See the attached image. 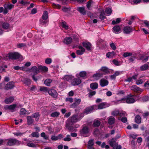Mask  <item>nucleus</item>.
<instances>
[{"mask_svg":"<svg viewBox=\"0 0 149 149\" xmlns=\"http://www.w3.org/2000/svg\"><path fill=\"white\" fill-rule=\"evenodd\" d=\"M81 118L79 117L78 115H74L69 118L66 122V127L69 130H72V127L70 126L71 123H75L79 120Z\"/></svg>","mask_w":149,"mask_h":149,"instance_id":"nucleus-1","label":"nucleus"},{"mask_svg":"<svg viewBox=\"0 0 149 149\" xmlns=\"http://www.w3.org/2000/svg\"><path fill=\"white\" fill-rule=\"evenodd\" d=\"M136 96L134 95L130 94L128 95L126 97L121 99L120 101L121 103H126L128 104H132L135 102Z\"/></svg>","mask_w":149,"mask_h":149,"instance_id":"nucleus-2","label":"nucleus"},{"mask_svg":"<svg viewBox=\"0 0 149 149\" xmlns=\"http://www.w3.org/2000/svg\"><path fill=\"white\" fill-rule=\"evenodd\" d=\"M31 70L32 71L35 72L36 74H38L40 72H47V67L42 66L41 65H38V68L36 66H33L29 70Z\"/></svg>","mask_w":149,"mask_h":149,"instance_id":"nucleus-3","label":"nucleus"},{"mask_svg":"<svg viewBox=\"0 0 149 149\" xmlns=\"http://www.w3.org/2000/svg\"><path fill=\"white\" fill-rule=\"evenodd\" d=\"M8 57L9 59L12 60L17 59L23 60V57L17 52H10L8 54Z\"/></svg>","mask_w":149,"mask_h":149,"instance_id":"nucleus-4","label":"nucleus"},{"mask_svg":"<svg viewBox=\"0 0 149 149\" xmlns=\"http://www.w3.org/2000/svg\"><path fill=\"white\" fill-rule=\"evenodd\" d=\"M89 129L86 126H84L82 129L80 131V134L81 136L86 137L89 136Z\"/></svg>","mask_w":149,"mask_h":149,"instance_id":"nucleus-5","label":"nucleus"},{"mask_svg":"<svg viewBox=\"0 0 149 149\" xmlns=\"http://www.w3.org/2000/svg\"><path fill=\"white\" fill-rule=\"evenodd\" d=\"M40 24L42 25H45L47 23V11H45L39 21Z\"/></svg>","mask_w":149,"mask_h":149,"instance_id":"nucleus-6","label":"nucleus"},{"mask_svg":"<svg viewBox=\"0 0 149 149\" xmlns=\"http://www.w3.org/2000/svg\"><path fill=\"white\" fill-rule=\"evenodd\" d=\"M8 141L7 145L9 146H12L18 144L19 142L18 140L15 139H8Z\"/></svg>","mask_w":149,"mask_h":149,"instance_id":"nucleus-7","label":"nucleus"},{"mask_svg":"<svg viewBox=\"0 0 149 149\" xmlns=\"http://www.w3.org/2000/svg\"><path fill=\"white\" fill-rule=\"evenodd\" d=\"M47 91L50 95L54 98H56L58 96V93L53 88H47Z\"/></svg>","mask_w":149,"mask_h":149,"instance_id":"nucleus-8","label":"nucleus"},{"mask_svg":"<svg viewBox=\"0 0 149 149\" xmlns=\"http://www.w3.org/2000/svg\"><path fill=\"white\" fill-rule=\"evenodd\" d=\"M17 104H16L10 105H7L4 106L3 109L5 110H9L11 112H14L15 109L16 108Z\"/></svg>","mask_w":149,"mask_h":149,"instance_id":"nucleus-9","label":"nucleus"},{"mask_svg":"<svg viewBox=\"0 0 149 149\" xmlns=\"http://www.w3.org/2000/svg\"><path fill=\"white\" fill-rule=\"evenodd\" d=\"M110 104L109 103L102 102L99 104L97 106L98 109H101L109 107Z\"/></svg>","mask_w":149,"mask_h":149,"instance_id":"nucleus-10","label":"nucleus"},{"mask_svg":"<svg viewBox=\"0 0 149 149\" xmlns=\"http://www.w3.org/2000/svg\"><path fill=\"white\" fill-rule=\"evenodd\" d=\"M0 25L5 30L8 29L10 26V24L6 22H0Z\"/></svg>","mask_w":149,"mask_h":149,"instance_id":"nucleus-11","label":"nucleus"},{"mask_svg":"<svg viewBox=\"0 0 149 149\" xmlns=\"http://www.w3.org/2000/svg\"><path fill=\"white\" fill-rule=\"evenodd\" d=\"M14 87V82L10 81L7 83L5 87V90H8L13 88Z\"/></svg>","mask_w":149,"mask_h":149,"instance_id":"nucleus-12","label":"nucleus"},{"mask_svg":"<svg viewBox=\"0 0 149 149\" xmlns=\"http://www.w3.org/2000/svg\"><path fill=\"white\" fill-rule=\"evenodd\" d=\"M112 114L114 116H117L118 114H119L120 117H121L122 116H125L126 115V113L124 111H123L119 113V111L118 110H116L113 112Z\"/></svg>","mask_w":149,"mask_h":149,"instance_id":"nucleus-13","label":"nucleus"},{"mask_svg":"<svg viewBox=\"0 0 149 149\" xmlns=\"http://www.w3.org/2000/svg\"><path fill=\"white\" fill-rule=\"evenodd\" d=\"M81 82V80L79 78H74L72 81L71 84L73 86L77 85Z\"/></svg>","mask_w":149,"mask_h":149,"instance_id":"nucleus-14","label":"nucleus"},{"mask_svg":"<svg viewBox=\"0 0 149 149\" xmlns=\"http://www.w3.org/2000/svg\"><path fill=\"white\" fill-rule=\"evenodd\" d=\"M83 45L88 50L90 51L91 49L92 45L89 42H83Z\"/></svg>","mask_w":149,"mask_h":149,"instance_id":"nucleus-15","label":"nucleus"},{"mask_svg":"<svg viewBox=\"0 0 149 149\" xmlns=\"http://www.w3.org/2000/svg\"><path fill=\"white\" fill-rule=\"evenodd\" d=\"M120 27L118 25H116L114 26L112 29V31L114 33L118 34L120 33Z\"/></svg>","mask_w":149,"mask_h":149,"instance_id":"nucleus-16","label":"nucleus"},{"mask_svg":"<svg viewBox=\"0 0 149 149\" xmlns=\"http://www.w3.org/2000/svg\"><path fill=\"white\" fill-rule=\"evenodd\" d=\"M95 106H93L88 107L84 111V113L86 114L90 113L92 112L94 110V108Z\"/></svg>","mask_w":149,"mask_h":149,"instance_id":"nucleus-17","label":"nucleus"},{"mask_svg":"<svg viewBox=\"0 0 149 149\" xmlns=\"http://www.w3.org/2000/svg\"><path fill=\"white\" fill-rule=\"evenodd\" d=\"M140 71H143L149 69V62L141 66L140 68Z\"/></svg>","mask_w":149,"mask_h":149,"instance_id":"nucleus-18","label":"nucleus"},{"mask_svg":"<svg viewBox=\"0 0 149 149\" xmlns=\"http://www.w3.org/2000/svg\"><path fill=\"white\" fill-rule=\"evenodd\" d=\"M100 85L102 87L105 86H107L109 82L107 80L104 79H102L100 81Z\"/></svg>","mask_w":149,"mask_h":149,"instance_id":"nucleus-19","label":"nucleus"},{"mask_svg":"<svg viewBox=\"0 0 149 149\" xmlns=\"http://www.w3.org/2000/svg\"><path fill=\"white\" fill-rule=\"evenodd\" d=\"M132 31V29L130 27L126 26L124 27L123 29V32L124 33L128 34L130 33Z\"/></svg>","mask_w":149,"mask_h":149,"instance_id":"nucleus-20","label":"nucleus"},{"mask_svg":"<svg viewBox=\"0 0 149 149\" xmlns=\"http://www.w3.org/2000/svg\"><path fill=\"white\" fill-rule=\"evenodd\" d=\"M79 49L77 50V54L78 55H81L85 52V49L81 46H79Z\"/></svg>","mask_w":149,"mask_h":149,"instance_id":"nucleus-21","label":"nucleus"},{"mask_svg":"<svg viewBox=\"0 0 149 149\" xmlns=\"http://www.w3.org/2000/svg\"><path fill=\"white\" fill-rule=\"evenodd\" d=\"M77 10L83 15H85L86 14V11L85 10V8L84 7H78L77 8Z\"/></svg>","mask_w":149,"mask_h":149,"instance_id":"nucleus-22","label":"nucleus"},{"mask_svg":"<svg viewBox=\"0 0 149 149\" xmlns=\"http://www.w3.org/2000/svg\"><path fill=\"white\" fill-rule=\"evenodd\" d=\"M14 98L13 97H10L8 98H6L4 100V102L6 104L11 103L13 102Z\"/></svg>","mask_w":149,"mask_h":149,"instance_id":"nucleus-23","label":"nucleus"},{"mask_svg":"<svg viewBox=\"0 0 149 149\" xmlns=\"http://www.w3.org/2000/svg\"><path fill=\"white\" fill-rule=\"evenodd\" d=\"M62 137V135L60 134L57 136L52 135L51 137V139L53 141H56L58 139H60Z\"/></svg>","mask_w":149,"mask_h":149,"instance_id":"nucleus-24","label":"nucleus"},{"mask_svg":"<svg viewBox=\"0 0 149 149\" xmlns=\"http://www.w3.org/2000/svg\"><path fill=\"white\" fill-rule=\"evenodd\" d=\"M131 90L134 91L142 92L143 90L141 88L137 87L136 85H134L130 87Z\"/></svg>","mask_w":149,"mask_h":149,"instance_id":"nucleus-25","label":"nucleus"},{"mask_svg":"<svg viewBox=\"0 0 149 149\" xmlns=\"http://www.w3.org/2000/svg\"><path fill=\"white\" fill-rule=\"evenodd\" d=\"M72 42V39L70 37H66L63 40L64 43L67 45L71 43Z\"/></svg>","mask_w":149,"mask_h":149,"instance_id":"nucleus-26","label":"nucleus"},{"mask_svg":"<svg viewBox=\"0 0 149 149\" xmlns=\"http://www.w3.org/2000/svg\"><path fill=\"white\" fill-rule=\"evenodd\" d=\"M86 75V73L85 71H83L81 72L79 74H77L76 75L77 77H79V76L83 78H85Z\"/></svg>","mask_w":149,"mask_h":149,"instance_id":"nucleus-27","label":"nucleus"},{"mask_svg":"<svg viewBox=\"0 0 149 149\" xmlns=\"http://www.w3.org/2000/svg\"><path fill=\"white\" fill-rule=\"evenodd\" d=\"M109 142L110 146L113 147V148L114 147H115V146L117 144V143H116V139L114 138H113L111 139L109 141Z\"/></svg>","mask_w":149,"mask_h":149,"instance_id":"nucleus-28","label":"nucleus"},{"mask_svg":"<svg viewBox=\"0 0 149 149\" xmlns=\"http://www.w3.org/2000/svg\"><path fill=\"white\" fill-rule=\"evenodd\" d=\"M99 71H102L103 72L106 73H108L109 72V70L108 68L106 67H102L99 70Z\"/></svg>","mask_w":149,"mask_h":149,"instance_id":"nucleus-29","label":"nucleus"},{"mask_svg":"<svg viewBox=\"0 0 149 149\" xmlns=\"http://www.w3.org/2000/svg\"><path fill=\"white\" fill-rule=\"evenodd\" d=\"M27 120L28 124L29 125H31L33 123L34 120L31 116H28L27 117Z\"/></svg>","mask_w":149,"mask_h":149,"instance_id":"nucleus-30","label":"nucleus"},{"mask_svg":"<svg viewBox=\"0 0 149 149\" xmlns=\"http://www.w3.org/2000/svg\"><path fill=\"white\" fill-rule=\"evenodd\" d=\"M61 26L65 29L67 30L68 29L69 26L68 25L67 23L65 21H62L60 23Z\"/></svg>","mask_w":149,"mask_h":149,"instance_id":"nucleus-31","label":"nucleus"},{"mask_svg":"<svg viewBox=\"0 0 149 149\" xmlns=\"http://www.w3.org/2000/svg\"><path fill=\"white\" fill-rule=\"evenodd\" d=\"M102 74L101 73H97L94 74L93 76V77L95 79L97 80L99 79L100 77H102Z\"/></svg>","mask_w":149,"mask_h":149,"instance_id":"nucleus-32","label":"nucleus"},{"mask_svg":"<svg viewBox=\"0 0 149 149\" xmlns=\"http://www.w3.org/2000/svg\"><path fill=\"white\" fill-rule=\"evenodd\" d=\"M115 53L114 52H109L107 53L106 56L107 58H111L113 57L115 55Z\"/></svg>","mask_w":149,"mask_h":149,"instance_id":"nucleus-33","label":"nucleus"},{"mask_svg":"<svg viewBox=\"0 0 149 149\" xmlns=\"http://www.w3.org/2000/svg\"><path fill=\"white\" fill-rule=\"evenodd\" d=\"M74 77L71 75H66L63 78V79L64 80L69 81L72 80Z\"/></svg>","mask_w":149,"mask_h":149,"instance_id":"nucleus-34","label":"nucleus"},{"mask_svg":"<svg viewBox=\"0 0 149 149\" xmlns=\"http://www.w3.org/2000/svg\"><path fill=\"white\" fill-rule=\"evenodd\" d=\"M115 118L112 117H110L108 118V123L111 125L114 123L115 122Z\"/></svg>","mask_w":149,"mask_h":149,"instance_id":"nucleus-35","label":"nucleus"},{"mask_svg":"<svg viewBox=\"0 0 149 149\" xmlns=\"http://www.w3.org/2000/svg\"><path fill=\"white\" fill-rule=\"evenodd\" d=\"M100 123L99 119H96L94 120L93 124L94 126L98 127L100 125Z\"/></svg>","mask_w":149,"mask_h":149,"instance_id":"nucleus-36","label":"nucleus"},{"mask_svg":"<svg viewBox=\"0 0 149 149\" xmlns=\"http://www.w3.org/2000/svg\"><path fill=\"white\" fill-rule=\"evenodd\" d=\"M32 117L33 118H36V120L37 121L38 120L40 117V114L39 113L36 112L33 114Z\"/></svg>","mask_w":149,"mask_h":149,"instance_id":"nucleus-37","label":"nucleus"},{"mask_svg":"<svg viewBox=\"0 0 149 149\" xmlns=\"http://www.w3.org/2000/svg\"><path fill=\"white\" fill-rule=\"evenodd\" d=\"M112 12L111 8L110 7H108L106 8L105 10V13L107 15H110Z\"/></svg>","mask_w":149,"mask_h":149,"instance_id":"nucleus-38","label":"nucleus"},{"mask_svg":"<svg viewBox=\"0 0 149 149\" xmlns=\"http://www.w3.org/2000/svg\"><path fill=\"white\" fill-rule=\"evenodd\" d=\"M98 84L96 83H91L90 85L91 88L93 90L97 89L98 87Z\"/></svg>","mask_w":149,"mask_h":149,"instance_id":"nucleus-39","label":"nucleus"},{"mask_svg":"<svg viewBox=\"0 0 149 149\" xmlns=\"http://www.w3.org/2000/svg\"><path fill=\"white\" fill-rule=\"evenodd\" d=\"M18 1L19 3L24 6L30 4L29 2L25 1L24 0H18Z\"/></svg>","mask_w":149,"mask_h":149,"instance_id":"nucleus-40","label":"nucleus"},{"mask_svg":"<svg viewBox=\"0 0 149 149\" xmlns=\"http://www.w3.org/2000/svg\"><path fill=\"white\" fill-rule=\"evenodd\" d=\"M4 8H6L10 10L14 8V5L11 4H5L4 5Z\"/></svg>","mask_w":149,"mask_h":149,"instance_id":"nucleus-41","label":"nucleus"},{"mask_svg":"<svg viewBox=\"0 0 149 149\" xmlns=\"http://www.w3.org/2000/svg\"><path fill=\"white\" fill-rule=\"evenodd\" d=\"M136 54H134L132 55V57L130 58L128 60L129 62L130 63L133 62L134 60V59L136 58Z\"/></svg>","mask_w":149,"mask_h":149,"instance_id":"nucleus-42","label":"nucleus"},{"mask_svg":"<svg viewBox=\"0 0 149 149\" xmlns=\"http://www.w3.org/2000/svg\"><path fill=\"white\" fill-rule=\"evenodd\" d=\"M24 83L26 85L29 86L31 84V80L28 78H26L24 79Z\"/></svg>","mask_w":149,"mask_h":149,"instance_id":"nucleus-43","label":"nucleus"},{"mask_svg":"<svg viewBox=\"0 0 149 149\" xmlns=\"http://www.w3.org/2000/svg\"><path fill=\"white\" fill-rule=\"evenodd\" d=\"M135 120L136 123H140L141 122V118L140 116L139 115L136 116Z\"/></svg>","mask_w":149,"mask_h":149,"instance_id":"nucleus-44","label":"nucleus"},{"mask_svg":"<svg viewBox=\"0 0 149 149\" xmlns=\"http://www.w3.org/2000/svg\"><path fill=\"white\" fill-rule=\"evenodd\" d=\"M60 113L58 112H54L52 113L50 115V116L52 117H57L60 115Z\"/></svg>","mask_w":149,"mask_h":149,"instance_id":"nucleus-45","label":"nucleus"},{"mask_svg":"<svg viewBox=\"0 0 149 149\" xmlns=\"http://www.w3.org/2000/svg\"><path fill=\"white\" fill-rule=\"evenodd\" d=\"M26 111L24 108H22L21 109L19 112V114L21 115H24L26 114Z\"/></svg>","mask_w":149,"mask_h":149,"instance_id":"nucleus-46","label":"nucleus"},{"mask_svg":"<svg viewBox=\"0 0 149 149\" xmlns=\"http://www.w3.org/2000/svg\"><path fill=\"white\" fill-rule=\"evenodd\" d=\"M39 91L43 93H46L47 92V87L44 86H40Z\"/></svg>","mask_w":149,"mask_h":149,"instance_id":"nucleus-47","label":"nucleus"},{"mask_svg":"<svg viewBox=\"0 0 149 149\" xmlns=\"http://www.w3.org/2000/svg\"><path fill=\"white\" fill-rule=\"evenodd\" d=\"M148 57L146 56L144 58V56H141L140 58V59L142 60L144 62H146L148 59Z\"/></svg>","mask_w":149,"mask_h":149,"instance_id":"nucleus-48","label":"nucleus"},{"mask_svg":"<svg viewBox=\"0 0 149 149\" xmlns=\"http://www.w3.org/2000/svg\"><path fill=\"white\" fill-rule=\"evenodd\" d=\"M92 1H89L87 2L86 7L89 10H91V7L92 3Z\"/></svg>","mask_w":149,"mask_h":149,"instance_id":"nucleus-49","label":"nucleus"},{"mask_svg":"<svg viewBox=\"0 0 149 149\" xmlns=\"http://www.w3.org/2000/svg\"><path fill=\"white\" fill-rule=\"evenodd\" d=\"M121 21V19L120 18H117L116 20H113L112 22V24H118L120 23Z\"/></svg>","mask_w":149,"mask_h":149,"instance_id":"nucleus-50","label":"nucleus"},{"mask_svg":"<svg viewBox=\"0 0 149 149\" xmlns=\"http://www.w3.org/2000/svg\"><path fill=\"white\" fill-rule=\"evenodd\" d=\"M96 93V92L95 91H91L88 94V97L91 98L93 96L95 95Z\"/></svg>","mask_w":149,"mask_h":149,"instance_id":"nucleus-51","label":"nucleus"},{"mask_svg":"<svg viewBox=\"0 0 149 149\" xmlns=\"http://www.w3.org/2000/svg\"><path fill=\"white\" fill-rule=\"evenodd\" d=\"M32 71L33 72V74L32 76V78L33 79V80L35 81H37L38 80V79L35 76L37 74H36L35 73V72H34V71Z\"/></svg>","mask_w":149,"mask_h":149,"instance_id":"nucleus-52","label":"nucleus"},{"mask_svg":"<svg viewBox=\"0 0 149 149\" xmlns=\"http://www.w3.org/2000/svg\"><path fill=\"white\" fill-rule=\"evenodd\" d=\"M94 144V143L93 142V140H90L88 144V146L87 147H91Z\"/></svg>","mask_w":149,"mask_h":149,"instance_id":"nucleus-53","label":"nucleus"},{"mask_svg":"<svg viewBox=\"0 0 149 149\" xmlns=\"http://www.w3.org/2000/svg\"><path fill=\"white\" fill-rule=\"evenodd\" d=\"M81 102V99H76L75 102L73 104L75 106L78 105L80 104Z\"/></svg>","mask_w":149,"mask_h":149,"instance_id":"nucleus-54","label":"nucleus"},{"mask_svg":"<svg viewBox=\"0 0 149 149\" xmlns=\"http://www.w3.org/2000/svg\"><path fill=\"white\" fill-rule=\"evenodd\" d=\"M31 135L33 137L37 138L39 136V134L37 132H33L32 133Z\"/></svg>","mask_w":149,"mask_h":149,"instance_id":"nucleus-55","label":"nucleus"},{"mask_svg":"<svg viewBox=\"0 0 149 149\" xmlns=\"http://www.w3.org/2000/svg\"><path fill=\"white\" fill-rule=\"evenodd\" d=\"M132 54L130 52H125L123 54V56L124 57H126L128 56H132Z\"/></svg>","mask_w":149,"mask_h":149,"instance_id":"nucleus-56","label":"nucleus"},{"mask_svg":"<svg viewBox=\"0 0 149 149\" xmlns=\"http://www.w3.org/2000/svg\"><path fill=\"white\" fill-rule=\"evenodd\" d=\"M63 140L66 141H69L71 140L70 136V135H67L66 137L63 139Z\"/></svg>","mask_w":149,"mask_h":149,"instance_id":"nucleus-57","label":"nucleus"},{"mask_svg":"<svg viewBox=\"0 0 149 149\" xmlns=\"http://www.w3.org/2000/svg\"><path fill=\"white\" fill-rule=\"evenodd\" d=\"M144 81L143 80L141 79L136 81V84L137 85H139L142 84Z\"/></svg>","mask_w":149,"mask_h":149,"instance_id":"nucleus-58","label":"nucleus"},{"mask_svg":"<svg viewBox=\"0 0 149 149\" xmlns=\"http://www.w3.org/2000/svg\"><path fill=\"white\" fill-rule=\"evenodd\" d=\"M142 99L144 102H146L149 100V97L147 96H145L142 97Z\"/></svg>","mask_w":149,"mask_h":149,"instance_id":"nucleus-59","label":"nucleus"},{"mask_svg":"<svg viewBox=\"0 0 149 149\" xmlns=\"http://www.w3.org/2000/svg\"><path fill=\"white\" fill-rule=\"evenodd\" d=\"M27 146L29 147L33 148L35 147L36 146L35 144L31 143H28L27 144Z\"/></svg>","mask_w":149,"mask_h":149,"instance_id":"nucleus-60","label":"nucleus"},{"mask_svg":"<svg viewBox=\"0 0 149 149\" xmlns=\"http://www.w3.org/2000/svg\"><path fill=\"white\" fill-rule=\"evenodd\" d=\"M113 62L116 65L118 66L120 65V62L117 60L115 59L113 61Z\"/></svg>","mask_w":149,"mask_h":149,"instance_id":"nucleus-61","label":"nucleus"},{"mask_svg":"<svg viewBox=\"0 0 149 149\" xmlns=\"http://www.w3.org/2000/svg\"><path fill=\"white\" fill-rule=\"evenodd\" d=\"M110 46L112 49L113 50H115L116 48V46L113 43H111L110 44Z\"/></svg>","mask_w":149,"mask_h":149,"instance_id":"nucleus-62","label":"nucleus"},{"mask_svg":"<svg viewBox=\"0 0 149 149\" xmlns=\"http://www.w3.org/2000/svg\"><path fill=\"white\" fill-rule=\"evenodd\" d=\"M26 46V45L23 43H19L17 45V46L19 48L23 47Z\"/></svg>","mask_w":149,"mask_h":149,"instance_id":"nucleus-63","label":"nucleus"},{"mask_svg":"<svg viewBox=\"0 0 149 149\" xmlns=\"http://www.w3.org/2000/svg\"><path fill=\"white\" fill-rule=\"evenodd\" d=\"M37 12V10L36 8H33L31 11V13L32 14H34L36 13Z\"/></svg>","mask_w":149,"mask_h":149,"instance_id":"nucleus-64","label":"nucleus"}]
</instances>
